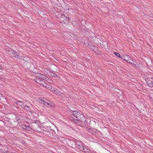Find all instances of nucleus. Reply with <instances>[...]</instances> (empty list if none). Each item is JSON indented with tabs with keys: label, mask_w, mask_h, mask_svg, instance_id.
Masks as SVG:
<instances>
[{
	"label": "nucleus",
	"mask_w": 153,
	"mask_h": 153,
	"mask_svg": "<svg viewBox=\"0 0 153 153\" xmlns=\"http://www.w3.org/2000/svg\"><path fill=\"white\" fill-rule=\"evenodd\" d=\"M152 78H150L146 79V84L147 85L150 87H152L153 86V83L152 80Z\"/></svg>",
	"instance_id": "39448f33"
},
{
	"label": "nucleus",
	"mask_w": 153,
	"mask_h": 153,
	"mask_svg": "<svg viewBox=\"0 0 153 153\" xmlns=\"http://www.w3.org/2000/svg\"><path fill=\"white\" fill-rule=\"evenodd\" d=\"M15 102L17 103L18 105L20 106L22 108H23L25 105V104L23 103V102L20 101L18 100H16L15 101Z\"/></svg>",
	"instance_id": "6e6552de"
},
{
	"label": "nucleus",
	"mask_w": 153,
	"mask_h": 153,
	"mask_svg": "<svg viewBox=\"0 0 153 153\" xmlns=\"http://www.w3.org/2000/svg\"><path fill=\"white\" fill-rule=\"evenodd\" d=\"M66 19H68V20H69V18L67 17H66Z\"/></svg>",
	"instance_id": "c85d7f7f"
},
{
	"label": "nucleus",
	"mask_w": 153,
	"mask_h": 153,
	"mask_svg": "<svg viewBox=\"0 0 153 153\" xmlns=\"http://www.w3.org/2000/svg\"><path fill=\"white\" fill-rule=\"evenodd\" d=\"M61 16L62 17L63 16H64V17H65V15H64V14H61Z\"/></svg>",
	"instance_id": "cd10ccee"
},
{
	"label": "nucleus",
	"mask_w": 153,
	"mask_h": 153,
	"mask_svg": "<svg viewBox=\"0 0 153 153\" xmlns=\"http://www.w3.org/2000/svg\"><path fill=\"white\" fill-rule=\"evenodd\" d=\"M85 147H84L83 148L82 150H81V151L83 152H84V148H85Z\"/></svg>",
	"instance_id": "393cba45"
},
{
	"label": "nucleus",
	"mask_w": 153,
	"mask_h": 153,
	"mask_svg": "<svg viewBox=\"0 0 153 153\" xmlns=\"http://www.w3.org/2000/svg\"><path fill=\"white\" fill-rule=\"evenodd\" d=\"M21 121V119H20V118H19V119H18L17 120V122L18 123H19V122H20V123H21V121Z\"/></svg>",
	"instance_id": "4be33fe9"
},
{
	"label": "nucleus",
	"mask_w": 153,
	"mask_h": 153,
	"mask_svg": "<svg viewBox=\"0 0 153 153\" xmlns=\"http://www.w3.org/2000/svg\"><path fill=\"white\" fill-rule=\"evenodd\" d=\"M85 147H84L83 148L82 150H81V151L83 152H84V148H85Z\"/></svg>",
	"instance_id": "b1692460"
},
{
	"label": "nucleus",
	"mask_w": 153,
	"mask_h": 153,
	"mask_svg": "<svg viewBox=\"0 0 153 153\" xmlns=\"http://www.w3.org/2000/svg\"><path fill=\"white\" fill-rule=\"evenodd\" d=\"M44 128L47 130H49L51 129V126L49 125H46L44 126Z\"/></svg>",
	"instance_id": "f8f14e48"
},
{
	"label": "nucleus",
	"mask_w": 153,
	"mask_h": 153,
	"mask_svg": "<svg viewBox=\"0 0 153 153\" xmlns=\"http://www.w3.org/2000/svg\"><path fill=\"white\" fill-rule=\"evenodd\" d=\"M42 102L41 103H42L44 104L45 105L47 106H48L50 105V103H47L45 102L44 101H43L42 100H41Z\"/></svg>",
	"instance_id": "f3484780"
},
{
	"label": "nucleus",
	"mask_w": 153,
	"mask_h": 153,
	"mask_svg": "<svg viewBox=\"0 0 153 153\" xmlns=\"http://www.w3.org/2000/svg\"><path fill=\"white\" fill-rule=\"evenodd\" d=\"M89 131L92 133H94V132L95 131H96L97 130L96 129H89Z\"/></svg>",
	"instance_id": "aec40b11"
},
{
	"label": "nucleus",
	"mask_w": 153,
	"mask_h": 153,
	"mask_svg": "<svg viewBox=\"0 0 153 153\" xmlns=\"http://www.w3.org/2000/svg\"><path fill=\"white\" fill-rule=\"evenodd\" d=\"M3 68V66H2L0 65V69H2Z\"/></svg>",
	"instance_id": "bb28decb"
},
{
	"label": "nucleus",
	"mask_w": 153,
	"mask_h": 153,
	"mask_svg": "<svg viewBox=\"0 0 153 153\" xmlns=\"http://www.w3.org/2000/svg\"><path fill=\"white\" fill-rule=\"evenodd\" d=\"M52 72H53V73H54L55 72V71H51V73Z\"/></svg>",
	"instance_id": "c756f323"
},
{
	"label": "nucleus",
	"mask_w": 153,
	"mask_h": 153,
	"mask_svg": "<svg viewBox=\"0 0 153 153\" xmlns=\"http://www.w3.org/2000/svg\"><path fill=\"white\" fill-rule=\"evenodd\" d=\"M78 120L81 122L82 124L86 123V119L84 116L83 114L81 115V117L79 118Z\"/></svg>",
	"instance_id": "423d86ee"
},
{
	"label": "nucleus",
	"mask_w": 153,
	"mask_h": 153,
	"mask_svg": "<svg viewBox=\"0 0 153 153\" xmlns=\"http://www.w3.org/2000/svg\"><path fill=\"white\" fill-rule=\"evenodd\" d=\"M114 53L115 54V55L116 56H117L118 57H119L120 58H121V56L119 54V53L117 52H114Z\"/></svg>",
	"instance_id": "6ab92c4d"
},
{
	"label": "nucleus",
	"mask_w": 153,
	"mask_h": 153,
	"mask_svg": "<svg viewBox=\"0 0 153 153\" xmlns=\"http://www.w3.org/2000/svg\"><path fill=\"white\" fill-rule=\"evenodd\" d=\"M59 137L58 136H56L55 137V138L56 139H59Z\"/></svg>",
	"instance_id": "5701e85b"
},
{
	"label": "nucleus",
	"mask_w": 153,
	"mask_h": 153,
	"mask_svg": "<svg viewBox=\"0 0 153 153\" xmlns=\"http://www.w3.org/2000/svg\"><path fill=\"white\" fill-rule=\"evenodd\" d=\"M10 55L17 59H21V56L19 55V52L18 51H11Z\"/></svg>",
	"instance_id": "f257e3e1"
},
{
	"label": "nucleus",
	"mask_w": 153,
	"mask_h": 153,
	"mask_svg": "<svg viewBox=\"0 0 153 153\" xmlns=\"http://www.w3.org/2000/svg\"><path fill=\"white\" fill-rule=\"evenodd\" d=\"M121 58L127 62L128 61L129 59H130V57L128 55H124L122 56Z\"/></svg>",
	"instance_id": "0eeeda50"
},
{
	"label": "nucleus",
	"mask_w": 153,
	"mask_h": 153,
	"mask_svg": "<svg viewBox=\"0 0 153 153\" xmlns=\"http://www.w3.org/2000/svg\"><path fill=\"white\" fill-rule=\"evenodd\" d=\"M36 82L38 83H39V84H40L43 86H44V85L45 84V82L41 80L40 79H36Z\"/></svg>",
	"instance_id": "9d476101"
},
{
	"label": "nucleus",
	"mask_w": 153,
	"mask_h": 153,
	"mask_svg": "<svg viewBox=\"0 0 153 153\" xmlns=\"http://www.w3.org/2000/svg\"><path fill=\"white\" fill-rule=\"evenodd\" d=\"M78 146L77 148L79 149L80 151L82 150V149L84 147L81 144H77Z\"/></svg>",
	"instance_id": "ddd939ff"
},
{
	"label": "nucleus",
	"mask_w": 153,
	"mask_h": 153,
	"mask_svg": "<svg viewBox=\"0 0 153 153\" xmlns=\"http://www.w3.org/2000/svg\"><path fill=\"white\" fill-rule=\"evenodd\" d=\"M133 59L132 58H131L130 57V59H129L128 61L127 62H128L130 63L131 64H132L133 63V62H134Z\"/></svg>",
	"instance_id": "2eb2a0df"
},
{
	"label": "nucleus",
	"mask_w": 153,
	"mask_h": 153,
	"mask_svg": "<svg viewBox=\"0 0 153 153\" xmlns=\"http://www.w3.org/2000/svg\"><path fill=\"white\" fill-rule=\"evenodd\" d=\"M41 76L43 79H46V76L43 75H41Z\"/></svg>",
	"instance_id": "412c9836"
},
{
	"label": "nucleus",
	"mask_w": 153,
	"mask_h": 153,
	"mask_svg": "<svg viewBox=\"0 0 153 153\" xmlns=\"http://www.w3.org/2000/svg\"><path fill=\"white\" fill-rule=\"evenodd\" d=\"M77 144H81V143H80V142H77V143H76V145H77Z\"/></svg>",
	"instance_id": "a878e982"
},
{
	"label": "nucleus",
	"mask_w": 153,
	"mask_h": 153,
	"mask_svg": "<svg viewBox=\"0 0 153 153\" xmlns=\"http://www.w3.org/2000/svg\"><path fill=\"white\" fill-rule=\"evenodd\" d=\"M49 73L50 74V76L51 77H56L58 78H60V77L59 75L58 74H55L54 73H51V71Z\"/></svg>",
	"instance_id": "1a4fd4ad"
},
{
	"label": "nucleus",
	"mask_w": 153,
	"mask_h": 153,
	"mask_svg": "<svg viewBox=\"0 0 153 153\" xmlns=\"http://www.w3.org/2000/svg\"><path fill=\"white\" fill-rule=\"evenodd\" d=\"M72 114L76 118L77 120L79 119V118L81 117V115L82 114L76 111H73Z\"/></svg>",
	"instance_id": "20e7f679"
},
{
	"label": "nucleus",
	"mask_w": 153,
	"mask_h": 153,
	"mask_svg": "<svg viewBox=\"0 0 153 153\" xmlns=\"http://www.w3.org/2000/svg\"><path fill=\"white\" fill-rule=\"evenodd\" d=\"M86 46L88 47L90 49L94 51L96 53H97V47L95 45L88 44Z\"/></svg>",
	"instance_id": "7ed1b4c3"
},
{
	"label": "nucleus",
	"mask_w": 153,
	"mask_h": 153,
	"mask_svg": "<svg viewBox=\"0 0 153 153\" xmlns=\"http://www.w3.org/2000/svg\"><path fill=\"white\" fill-rule=\"evenodd\" d=\"M24 106V107H23V108H24L25 110H26L27 111H30V106L25 105Z\"/></svg>",
	"instance_id": "9b49d317"
},
{
	"label": "nucleus",
	"mask_w": 153,
	"mask_h": 153,
	"mask_svg": "<svg viewBox=\"0 0 153 153\" xmlns=\"http://www.w3.org/2000/svg\"><path fill=\"white\" fill-rule=\"evenodd\" d=\"M21 59H23L25 61V62L24 63L25 65H26V68H28L29 67H30V59L28 57H21Z\"/></svg>",
	"instance_id": "f03ea898"
},
{
	"label": "nucleus",
	"mask_w": 153,
	"mask_h": 153,
	"mask_svg": "<svg viewBox=\"0 0 153 153\" xmlns=\"http://www.w3.org/2000/svg\"><path fill=\"white\" fill-rule=\"evenodd\" d=\"M22 127L24 129L27 130L29 129V127L25 125H22Z\"/></svg>",
	"instance_id": "dca6fc26"
},
{
	"label": "nucleus",
	"mask_w": 153,
	"mask_h": 153,
	"mask_svg": "<svg viewBox=\"0 0 153 153\" xmlns=\"http://www.w3.org/2000/svg\"><path fill=\"white\" fill-rule=\"evenodd\" d=\"M84 152L85 153H90V151L89 149L85 147L84 148Z\"/></svg>",
	"instance_id": "4468645a"
},
{
	"label": "nucleus",
	"mask_w": 153,
	"mask_h": 153,
	"mask_svg": "<svg viewBox=\"0 0 153 153\" xmlns=\"http://www.w3.org/2000/svg\"><path fill=\"white\" fill-rule=\"evenodd\" d=\"M71 120L74 122L75 123H76L78 122V121L77 120L75 119L73 117H71Z\"/></svg>",
	"instance_id": "a211bd4d"
}]
</instances>
